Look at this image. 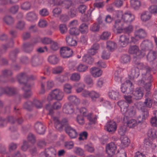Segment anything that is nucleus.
<instances>
[{"label": "nucleus", "mask_w": 157, "mask_h": 157, "mask_svg": "<svg viewBox=\"0 0 157 157\" xmlns=\"http://www.w3.org/2000/svg\"><path fill=\"white\" fill-rule=\"evenodd\" d=\"M117 104L121 108L122 113L129 117H133L135 114V111L133 107L128 109V105L124 101L121 100L117 102Z\"/></svg>", "instance_id": "nucleus-1"}, {"label": "nucleus", "mask_w": 157, "mask_h": 157, "mask_svg": "<svg viewBox=\"0 0 157 157\" xmlns=\"http://www.w3.org/2000/svg\"><path fill=\"white\" fill-rule=\"evenodd\" d=\"M116 15L118 19L116 20H120L125 23H130L135 19V16L133 14L129 11H127L123 13L121 11H117L116 12Z\"/></svg>", "instance_id": "nucleus-2"}, {"label": "nucleus", "mask_w": 157, "mask_h": 157, "mask_svg": "<svg viewBox=\"0 0 157 157\" xmlns=\"http://www.w3.org/2000/svg\"><path fill=\"white\" fill-rule=\"evenodd\" d=\"M78 110L80 115L86 117L91 124L95 123L97 119V116L96 115H94L91 112H89L84 107L81 108Z\"/></svg>", "instance_id": "nucleus-3"}, {"label": "nucleus", "mask_w": 157, "mask_h": 157, "mask_svg": "<svg viewBox=\"0 0 157 157\" xmlns=\"http://www.w3.org/2000/svg\"><path fill=\"white\" fill-rule=\"evenodd\" d=\"M142 78L138 82L139 85H143L146 84L145 88L147 91H148L151 86V81L152 76L149 73L142 74Z\"/></svg>", "instance_id": "nucleus-4"}, {"label": "nucleus", "mask_w": 157, "mask_h": 157, "mask_svg": "<svg viewBox=\"0 0 157 157\" xmlns=\"http://www.w3.org/2000/svg\"><path fill=\"white\" fill-rule=\"evenodd\" d=\"M64 94L63 92L59 89H56L53 90L48 95L47 99L49 101L53 100L58 101L61 100Z\"/></svg>", "instance_id": "nucleus-5"}, {"label": "nucleus", "mask_w": 157, "mask_h": 157, "mask_svg": "<svg viewBox=\"0 0 157 157\" xmlns=\"http://www.w3.org/2000/svg\"><path fill=\"white\" fill-rule=\"evenodd\" d=\"M114 30L117 31L118 33H121L124 30L125 32L129 33L131 32L133 30L132 25H129L128 27L124 28L121 21L116 20L114 25Z\"/></svg>", "instance_id": "nucleus-6"}, {"label": "nucleus", "mask_w": 157, "mask_h": 157, "mask_svg": "<svg viewBox=\"0 0 157 157\" xmlns=\"http://www.w3.org/2000/svg\"><path fill=\"white\" fill-rule=\"evenodd\" d=\"M51 106L50 104H48L46 106L45 108L47 110H49V112L48 114L51 115V118L54 121L56 128H62V127L65 125L67 123V120L66 119H64L61 122H60L59 120L56 117H53L52 114L53 113V111L52 109H50Z\"/></svg>", "instance_id": "nucleus-7"}, {"label": "nucleus", "mask_w": 157, "mask_h": 157, "mask_svg": "<svg viewBox=\"0 0 157 157\" xmlns=\"http://www.w3.org/2000/svg\"><path fill=\"white\" fill-rule=\"evenodd\" d=\"M56 152L54 148L50 147L47 148L40 155V157H56Z\"/></svg>", "instance_id": "nucleus-8"}, {"label": "nucleus", "mask_w": 157, "mask_h": 157, "mask_svg": "<svg viewBox=\"0 0 157 157\" xmlns=\"http://www.w3.org/2000/svg\"><path fill=\"white\" fill-rule=\"evenodd\" d=\"M152 101L150 98H146L145 101L143 104L141 102H139L137 104L138 108L141 110H147L146 107L151 108V106Z\"/></svg>", "instance_id": "nucleus-9"}, {"label": "nucleus", "mask_w": 157, "mask_h": 157, "mask_svg": "<svg viewBox=\"0 0 157 157\" xmlns=\"http://www.w3.org/2000/svg\"><path fill=\"white\" fill-rule=\"evenodd\" d=\"M116 149V146L114 143L112 142L108 144L106 146V151L108 157L114 156Z\"/></svg>", "instance_id": "nucleus-10"}, {"label": "nucleus", "mask_w": 157, "mask_h": 157, "mask_svg": "<svg viewBox=\"0 0 157 157\" xmlns=\"http://www.w3.org/2000/svg\"><path fill=\"white\" fill-rule=\"evenodd\" d=\"M116 123L113 121H110L106 123L105 126V129L108 132L113 133L116 130Z\"/></svg>", "instance_id": "nucleus-11"}, {"label": "nucleus", "mask_w": 157, "mask_h": 157, "mask_svg": "<svg viewBox=\"0 0 157 157\" xmlns=\"http://www.w3.org/2000/svg\"><path fill=\"white\" fill-rule=\"evenodd\" d=\"M61 56L63 58L70 57L73 53L72 50L68 47L62 48L60 51Z\"/></svg>", "instance_id": "nucleus-12"}, {"label": "nucleus", "mask_w": 157, "mask_h": 157, "mask_svg": "<svg viewBox=\"0 0 157 157\" xmlns=\"http://www.w3.org/2000/svg\"><path fill=\"white\" fill-rule=\"evenodd\" d=\"M129 41V36L128 35H122L120 37L119 43L120 45L124 47L126 46Z\"/></svg>", "instance_id": "nucleus-13"}, {"label": "nucleus", "mask_w": 157, "mask_h": 157, "mask_svg": "<svg viewBox=\"0 0 157 157\" xmlns=\"http://www.w3.org/2000/svg\"><path fill=\"white\" fill-rule=\"evenodd\" d=\"M140 47L143 51L151 50L153 46L152 43L148 40L143 41L140 45Z\"/></svg>", "instance_id": "nucleus-14"}, {"label": "nucleus", "mask_w": 157, "mask_h": 157, "mask_svg": "<svg viewBox=\"0 0 157 157\" xmlns=\"http://www.w3.org/2000/svg\"><path fill=\"white\" fill-rule=\"evenodd\" d=\"M132 95L133 96V98L136 99H140L144 95V90L142 88H137L133 91L132 93Z\"/></svg>", "instance_id": "nucleus-15"}, {"label": "nucleus", "mask_w": 157, "mask_h": 157, "mask_svg": "<svg viewBox=\"0 0 157 157\" xmlns=\"http://www.w3.org/2000/svg\"><path fill=\"white\" fill-rule=\"evenodd\" d=\"M17 79L20 83L23 84V87L25 86V84L27 86L30 85L29 83L25 82L28 79V77L25 74L22 73L18 75L17 76Z\"/></svg>", "instance_id": "nucleus-16"}, {"label": "nucleus", "mask_w": 157, "mask_h": 157, "mask_svg": "<svg viewBox=\"0 0 157 157\" xmlns=\"http://www.w3.org/2000/svg\"><path fill=\"white\" fill-rule=\"evenodd\" d=\"M65 130L71 138H75L77 136L78 134L75 130L70 126H67Z\"/></svg>", "instance_id": "nucleus-17"}, {"label": "nucleus", "mask_w": 157, "mask_h": 157, "mask_svg": "<svg viewBox=\"0 0 157 157\" xmlns=\"http://www.w3.org/2000/svg\"><path fill=\"white\" fill-rule=\"evenodd\" d=\"M144 143L146 147L151 148L153 151L155 152L157 150V146L153 143L152 141L150 140V138L144 139Z\"/></svg>", "instance_id": "nucleus-18"}, {"label": "nucleus", "mask_w": 157, "mask_h": 157, "mask_svg": "<svg viewBox=\"0 0 157 157\" xmlns=\"http://www.w3.org/2000/svg\"><path fill=\"white\" fill-rule=\"evenodd\" d=\"M90 72L92 75L95 78L100 77L102 73V71L101 70L96 67L91 68L90 69Z\"/></svg>", "instance_id": "nucleus-19"}, {"label": "nucleus", "mask_w": 157, "mask_h": 157, "mask_svg": "<svg viewBox=\"0 0 157 157\" xmlns=\"http://www.w3.org/2000/svg\"><path fill=\"white\" fill-rule=\"evenodd\" d=\"M35 129L36 132L40 134L44 133L45 128L43 124L40 122H36L35 125Z\"/></svg>", "instance_id": "nucleus-20"}, {"label": "nucleus", "mask_w": 157, "mask_h": 157, "mask_svg": "<svg viewBox=\"0 0 157 157\" xmlns=\"http://www.w3.org/2000/svg\"><path fill=\"white\" fill-rule=\"evenodd\" d=\"M146 35V32L145 30L142 28L137 29L134 32V36L136 37H138L139 39H143L145 37Z\"/></svg>", "instance_id": "nucleus-21"}, {"label": "nucleus", "mask_w": 157, "mask_h": 157, "mask_svg": "<svg viewBox=\"0 0 157 157\" xmlns=\"http://www.w3.org/2000/svg\"><path fill=\"white\" fill-rule=\"evenodd\" d=\"M82 61L87 64L91 65L94 62V59L88 54H85L82 57Z\"/></svg>", "instance_id": "nucleus-22"}, {"label": "nucleus", "mask_w": 157, "mask_h": 157, "mask_svg": "<svg viewBox=\"0 0 157 157\" xmlns=\"http://www.w3.org/2000/svg\"><path fill=\"white\" fill-rule=\"evenodd\" d=\"M151 17V13L148 11H145L142 13L140 19L143 21L145 22L149 20Z\"/></svg>", "instance_id": "nucleus-23"}, {"label": "nucleus", "mask_w": 157, "mask_h": 157, "mask_svg": "<svg viewBox=\"0 0 157 157\" xmlns=\"http://www.w3.org/2000/svg\"><path fill=\"white\" fill-rule=\"evenodd\" d=\"M63 113L67 114H72L74 112L73 106L68 104H65L63 107Z\"/></svg>", "instance_id": "nucleus-24"}, {"label": "nucleus", "mask_w": 157, "mask_h": 157, "mask_svg": "<svg viewBox=\"0 0 157 157\" xmlns=\"http://www.w3.org/2000/svg\"><path fill=\"white\" fill-rule=\"evenodd\" d=\"M36 44V42L25 44L23 47L24 51L28 53L31 52L33 49V46Z\"/></svg>", "instance_id": "nucleus-25"}, {"label": "nucleus", "mask_w": 157, "mask_h": 157, "mask_svg": "<svg viewBox=\"0 0 157 157\" xmlns=\"http://www.w3.org/2000/svg\"><path fill=\"white\" fill-rule=\"evenodd\" d=\"M125 123L127 126L130 128H134L137 125L138 123L136 120L133 119H128Z\"/></svg>", "instance_id": "nucleus-26"}, {"label": "nucleus", "mask_w": 157, "mask_h": 157, "mask_svg": "<svg viewBox=\"0 0 157 157\" xmlns=\"http://www.w3.org/2000/svg\"><path fill=\"white\" fill-rule=\"evenodd\" d=\"M126 86L131 87L132 89H133L134 87L132 83L129 80H127L125 82L121 85V91L122 93H124L126 91L127 88V87Z\"/></svg>", "instance_id": "nucleus-27"}, {"label": "nucleus", "mask_w": 157, "mask_h": 157, "mask_svg": "<svg viewBox=\"0 0 157 157\" xmlns=\"http://www.w3.org/2000/svg\"><path fill=\"white\" fill-rule=\"evenodd\" d=\"M88 66L87 65L80 63L75 67V69L77 71L80 72H84L87 70L88 69Z\"/></svg>", "instance_id": "nucleus-28"}, {"label": "nucleus", "mask_w": 157, "mask_h": 157, "mask_svg": "<svg viewBox=\"0 0 157 157\" xmlns=\"http://www.w3.org/2000/svg\"><path fill=\"white\" fill-rule=\"evenodd\" d=\"M31 85H29L28 86H27L25 84V86L23 87V89L25 91V93L24 95V97L26 98L29 97L32 94V93L31 91Z\"/></svg>", "instance_id": "nucleus-29"}, {"label": "nucleus", "mask_w": 157, "mask_h": 157, "mask_svg": "<svg viewBox=\"0 0 157 157\" xmlns=\"http://www.w3.org/2000/svg\"><path fill=\"white\" fill-rule=\"evenodd\" d=\"M128 52L130 54H136L137 56L140 55V52L139 47L136 45H132L130 47Z\"/></svg>", "instance_id": "nucleus-30"}, {"label": "nucleus", "mask_w": 157, "mask_h": 157, "mask_svg": "<svg viewBox=\"0 0 157 157\" xmlns=\"http://www.w3.org/2000/svg\"><path fill=\"white\" fill-rule=\"evenodd\" d=\"M142 110L143 111L142 114L138 117V123L143 122L148 116V112L147 110Z\"/></svg>", "instance_id": "nucleus-31"}, {"label": "nucleus", "mask_w": 157, "mask_h": 157, "mask_svg": "<svg viewBox=\"0 0 157 157\" xmlns=\"http://www.w3.org/2000/svg\"><path fill=\"white\" fill-rule=\"evenodd\" d=\"M79 32L83 34H86L89 31L88 26L86 24L83 23L79 26Z\"/></svg>", "instance_id": "nucleus-32"}, {"label": "nucleus", "mask_w": 157, "mask_h": 157, "mask_svg": "<svg viewBox=\"0 0 157 157\" xmlns=\"http://www.w3.org/2000/svg\"><path fill=\"white\" fill-rule=\"evenodd\" d=\"M66 40L67 44L69 45L75 46L77 44L76 40L73 39L70 35L66 36Z\"/></svg>", "instance_id": "nucleus-33"}, {"label": "nucleus", "mask_w": 157, "mask_h": 157, "mask_svg": "<svg viewBox=\"0 0 157 157\" xmlns=\"http://www.w3.org/2000/svg\"><path fill=\"white\" fill-rule=\"evenodd\" d=\"M121 146L122 147H127L130 143V140L126 136H123L121 137Z\"/></svg>", "instance_id": "nucleus-34"}, {"label": "nucleus", "mask_w": 157, "mask_h": 157, "mask_svg": "<svg viewBox=\"0 0 157 157\" xmlns=\"http://www.w3.org/2000/svg\"><path fill=\"white\" fill-rule=\"evenodd\" d=\"M48 61L52 64H56L59 61V59L56 56L52 55L49 56L48 59Z\"/></svg>", "instance_id": "nucleus-35"}, {"label": "nucleus", "mask_w": 157, "mask_h": 157, "mask_svg": "<svg viewBox=\"0 0 157 157\" xmlns=\"http://www.w3.org/2000/svg\"><path fill=\"white\" fill-rule=\"evenodd\" d=\"M109 96L110 98L115 100L118 99L120 97L119 93L113 90H111L109 91Z\"/></svg>", "instance_id": "nucleus-36"}, {"label": "nucleus", "mask_w": 157, "mask_h": 157, "mask_svg": "<svg viewBox=\"0 0 157 157\" xmlns=\"http://www.w3.org/2000/svg\"><path fill=\"white\" fill-rule=\"evenodd\" d=\"M130 75L132 78H137L139 75V69L138 67H134L132 68L130 71Z\"/></svg>", "instance_id": "nucleus-37"}, {"label": "nucleus", "mask_w": 157, "mask_h": 157, "mask_svg": "<svg viewBox=\"0 0 157 157\" xmlns=\"http://www.w3.org/2000/svg\"><path fill=\"white\" fill-rule=\"evenodd\" d=\"M80 78V75L79 73L74 72L71 75L70 79L72 81L77 82L79 81Z\"/></svg>", "instance_id": "nucleus-38"}, {"label": "nucleus", "mask_w": 157, "mask_h": 157, "mask_svg": "<svg viewBox=\"0 0 157 157\" xmlns=\"http://www.w3.org/2000/svg\"><path fill=\"white\" fill-rule=\"evenodd\" d=\"M150 52L147 56V59L150 62L153 61L156 58V53L154 51L149 50Z\"/></svg>", "instance_id": "nucleus-39"}, {"label": "nucleus", "mask_w": 157, "mask_h": 157, "mask_svg": "<svg viewBox=\"0 0 157 157\" xmlns=\"http://www.w3.org/2000/svg\"><path fill=\"white\" fill-rule=\"evenodd\" d=\"M131 6L135 9H138L140 5V3L139 0H130Z\"/></svg>", "instance_id": "nucleus-40"}, {"label": "nucleus", "mask_w": 157, "mask_h": 157, "mask_svg": "<svg viewBox=\"0 0 157 157\" xmlns=\"http://www.w3.org/2000/svg\"><path fill=\"white\" fill-rule=\"evenodd\" d=\"M67 99L69 101L76 105L79 104L80 102L79 99L75 96L69 95Z\"/></svg>", "instance_id": "nucleus-41"}, {"label": "nucleus", "mask_w": 157, "mask_h": 157, "mask_svg": "<svg viewBox=\"0 0 157 157\" xmlns=\"http://www.w3.org/2000/svg\"><path fill=\"white\" fill-rule=\"evenodd\" d=\"M85 83L90 87H92L94 84L93 80L90 76L89 75L86 76L84 78Z\"/></svg>", "instance_id": "nucleus-42"}, {"label": "nucleus", "mask_w": 157, "mask_h": 157, "mask_svg": "<svg viewBox=\"0 0 157 157\" xmlns=\"http://www.w3.org/2000/svg\"><path fill=\"white\" fill-rule=\"evenodd\" d=\"M4 93L9 95H12L15 94L16 90L13 88L6 87L3 89Z\"/></svg>", "instance_id": "nucleus-43"}, {"label": "nucleus", "mask_w": 157, "mask_h": 157, "mask_svg": "<svg viewBox=\"0 0 157 157\" xmlns=\"http://www.w3.org/2000/svg\"><path fill=\"white\" fill-rule=\"evenodd\" d=\"M4 21L7 25H10L14 22L13 18L10 16L7 15L3 18Z\"/></svg>", "instance_id": "nucleus-44"}, {"label": "nucleus", "mask_w": 157, "mask_h": 157, "mask_svg": "<svg viewBox=\"0 0 157 157\" xmlns=\"http://www.w3.org/2000/svg\"><path fill=\"white\" fill-rule=\"evenodd\" d=\"M63 69V68L62 67L59 66L53 68L52 69V72L53 74H59L62 73Z\"/></svg>", "instance_id": "nucleus-45"}, {"label": "nucleus", "mask_w": 157, "mask_h": 157, "mask_svg": "<svg viewBox=\"0 0 157 157\" xmlns=\"http://www.w3.org/2000/svg\"><path fill=\"white\" fill-rule=\"evenodd\" d=\"M156 131L155 129H151L149 130L147 135L150 138L154 139L157 137Z\"/></svg>", "instance_id": "nucleus-46"}, {"label": "nucleus", "mask_w": 157, "mask_h": 157, "mask_svg": "<svg viewBox=\"0 0 157 157\" xmlns=\"http://www.w3.org/2000/svg\"><path fill=\"white\" fill-rule=\"evenodd\" d=\"M72 86L69 84H66L63 86V90L64 92L67 94H71V93Z\"/></svg>", "instance_id": "nucleus-47"}, {"label": "nucleus", "mask_w": 157, "mask_h": 157, "mask_svg": "<svg viewBox=\"0 0 157 157\" xmlns=\"http://www.w3.org/2000/svg\"><path fill=\"white\" fill-rule=\"evenodd\" d=\"M26 18L28 20L32 21L36 19L37 16L35 13L30 12L27 14Z\"/></svg>", "instance_id": "nucleus-48"}, {"label": "nucleus", "mask_w": 157, "mask_h": 157, "mask_svg": "<svg viewBox=\"0 0 157 157\" xmlns=\"http://www.w3.org/2000/svg\"><path fill=\"white\" fill-rule=\"evenodd\" d=\"M124 97L125 100V102L128 103L130 104L132 102V99L133 98V96L132 95V93L130 94H127L124 95Z\"/></svg>", "instance_id": "nucleus-49"}, {"label": "nucleus", "mask_w": 157, "mask_h": 157, "mask_svg": "<svg viewBox=\"0 0 157 157\" xmlns=\"http://www.w3.org/2000/svg\"><path fill=\"white\" fill-rule=\"evenodd\" d=\"M100 96L99 94L94 91H90L89 97L91 98L92 101H95L96 99L98 98Z\"/></svg>", "instance_id": "nucleus-50"}, {"label": "nucleus", "mask_w": 157, "mask_h": 157, "mask_svg": "<svg viewBox=\"0 0 157 157\" xmlns=\"http://www.w3.org/2000/svg\"><path fill=\"white\" fill-rule=\"evenodd\" d=\"M13 118L12 117H9L8 119L7 120L2 119L0 118V127H2L5 126L6 124L8 121H11L13 120Z\"/></svg>", "instance_id": "nucleus-51"}, {"label": "nucleus", "mask_w": 157, "mask_h": 157, "mask_svg": "<svg viewBox=\"0 0 157 157\" xmlns=\"http://www.w3.org/2000/svg\"><path fill=\"white\" fill-rule=\"evenodd\" d=\"M130 60V57L129 56L124 55L122 56L120 59L121 62L123 63L129 62Z\"/></svg>", "instance_id": "nucleus-52"}, {"label": "nucleus", "mask_w": 157, "mask_h": 157, "mask_svg": "<svg viewBox=\"0 0 157 157\" xmlns=\"http://www.w3.org/2000/svg\"><path fill=\"white\" fill-rule=\"evenodd\" d=\"M77 122L80 125H83L85 123L84 117L80 115H78L76 118Z\"/></svg>", "instance_id": "nucleus-53"}, {"label": "nucleus", "mask_w": 157, "mask_h": 157, "mask_svg": "<svg viewBox=\"0 0 157 157\" xmlns=\"http://www.w3.org/2000/svg\"><path fill=\"white\" fill-rule=\"evenodd\" d=\"M107 48L111 51H113L116 47V44L113 42L111 41H108L106 43Z\"/></svg>", "instance_id": "nucleus-54"}, {"label": "nucleus", "mask_w": 157, "mask_h": 157, "mask_svg": "<svg viewBox=\"0 0 157 157\" xmlns=\"http://www.w3.org/2000/svg\"><path fill=\"white\" fill-rule=\"evenodd\" d=\"M111 33L108 31L103 32L100 36V38L102 40H106L108 39L110 36Z\"/></svg>", "instance_id": "nucleus-55"}, {"label": "nucleus", "mask_w": 157, "mask_h": 157, "mask_svg": "<svg viewBox=\"0 0 157 157\" xmlns=\"http://www.w3.org/2000/svg\"><path fill=\"white\" fill-rule=\"evenodd\" d=\"M74 143L72 141H67L64 143V146L66 148L70 150L72 149L74 147Z\"/></svg>", "instance_id": "nucleus-56"}, {"label": "nucleus", "mask_w": 157, "mask_h": 157, "mask_svg": "<svg viewBox=\"0 0 157 157\" xmlns=\"http://www.w3.org/2000/svg\"><path fill=\"white\" fill-rule=\"evenodd\" d=\"M69 33L71 35H78L79 34L78 29L75 27H71L69 30Z\"/></svg>", "instance_id": "nucleus-57"}, {"label": "nucleus", "mask_w": 157, "mask_h": 157, "mask_svg": "<svg viewBox=\"0 0 157 157\" xmlns=\"http://www.w3.org/2000/svg\"><path fill=\"white\" fill-rule=\"evenodd\" d=\"M73 151L75 154L80 155H82L84 153L83 150L78 147H75L74 148Z\"/></svg>", "instance_id": "nucleus-58"}, {"label": "nucleus", "mask_w": 157, "mask_h": 157, "mask_svg": "<svg viewBox=\"0 0 157 157\" xmlns=\"http://www.w3.org/2000/svg\"><path fill=\"white\" fill-rule=\"evenodd\" d=\"M100 26L98 24L94 23L90 27V30L93 32H98L99 30Z\"/></svg>", "instance_id": "nucleus-59"}, {"label": "nucleus", "mask_w": 157, "mask_h": 157, "mask_svg": "<svg viewBox=\"0 0 157 157\" xmlns=\"http://www.w3.org/2000/svg\"><path fill=\"white\" fill-rule=\"evenodd\" d=\"M39 59L36 56H33L32 58V63L33 65L36 66L39 63Z\"/></svg>", "instance_id": "nucleus-60"}, {"label": "nucleus", "mask_w": 157, "mask_h": 157, "mask_svg": "<svg viewBox=\"0 0 157 157\" xmlns=\"http://www.w3.org/2000/svg\"><path fill=\"white\" fill-rule=\"evenodd\" d=\"M149 12L151 14H155L157 13V6L153 5L150 6L148 9Z\"/></svg>", "instance_id": "nucleus-61"}, {"label": "nucleus", "mask_w": 157, "mask_h": 157, "mask_svg": "<svg viewBox=\"0 0 157 157\" xmlns=\"http://www.w3.org/2000/svg\"><path fill=\"white\" fill-rule=\"evenodd\" d=\"M59 31L62 34H65L67 32V29L65 25L60 24L59 25Z\"/></svg>", "instance_id": "nucleus-62"}, {"label": "nucleus", "mask_w": 157, "mask_h": 157, "mask_svg": "<svg viewBox=\"0 0 157 157\" xmlns=\"http://www.w3.org/2000/svg\"><path fill=\"white\" fill-rule=\"evenodd\" d=\"M126 131V126L124 125L120 126L118 130V133L121 136L124 135L125 134Z\"/></svg>", "instance_id": "nucleus-63"}, {"label": "nucleus", "mask_w": 157, "mask_h": 157, "mask_svg": "<svg viewBox=\"0 0 157 157\" xmlns=\"http://www.w3.org/2000/svg\"><path fill=\"white\" fill-rule=\"evenodd\" d=\"M31 7L30 3L29 2H26L21 5V8L24 10H28L30 9Z\"/></svg>", "instance_id": "nucleus-64"}]
</instances>
